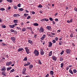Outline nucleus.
<instances>
[{
    "mask_svg": "<svg viewBox=\"0 0 77 77\" xmlns=\"http://www.w3.org/2000/svg\"><path fill=\"white\" fill-rule=\"evenodd\" d=\"M26 70H27V69L26 68H24L23 69L22 72L23 74H25V75H26Z\"/></svg>",
    "mask_w": 77,
    "mask_h": 77,
    "instance_id": "obj_1",
    "label": "nucleus"
},
{
    "mask_svg": "<svg viewBox=\"0 0 77 77\" xmlns=\"http://www.w3.org/2000/svg\"><path fill=\"white\" fill-rule=\"evenodd\" d=\"M34 54H35V56H38L39 55V52L37 50H35L34 51Z\"/></svg>",
    "mask_w": 77,
    "mask_h": 77,
    "instance_id": "obj_2",
    "label": "nucleus"
},
{
    "mask_svg": "<svg viewBox=\"0 0 77 77\" xmlns=\"http://www.w3.org/2000/svg\"><path fill=\"white\" fill-rule=\"evenodd\" d=\"M11 39L13 42H14V43H15V40H16V38H15L14 37H11Z\"/></svg>",
    "mask_w": 77,
    "mask_h": 77,
    "instance_id": "obj_3",
    "label": "nucleus"
},
{
    "mask_svg": "<svg viewBox=\"0 0 77 77\" xmlns=\"http://www.w3.org/2000/svg\"><path fill=\"white\" fill-rule=\"evenodd\" d=\"M40 33H43L44 32V29L43 27H41L40 28V30H39Z\"/></svg>",
    "mask_w": 77,
    "mask_h": 77,
    "instance_id": "obj_4",
    "label": "nucleus"
},
{
    "mask_svg": "<svg viewBox=\"0 0 77 77\" xmlns=\"http://www.w3.org/2000/svg\"><path fill=\"white\" fill-rule=\"evenodd\" d=\"M52 59L54 61H56L57 60V57L54 55H52Z\"/></svg>",
    "mask_w": 77,
    "mask_h": 77,
    "instance_id": "obj_5",
    "label": "nucleus"
},
{
    "mask_svg": "<svg viewBox=\"0 0 77 77\" xmlns=\"http://www.w3.org/2000/svg\"><path fill=\"white\" fill-rule=\"evenodd\" d=\"M13 17H14L15 18H18V17H20V15L19 14H15L13 15Z\"/></svg>",
    "mask_w": 77,
    "mask_h": 77,
    "instance_id": "obj_6",
    "label": "nucleus"
},
{
    "mask_svg": "<svg viewBox=\"0 0 77 77\" xmlns=\"http://www.w3.org/2000/svg\"><path fill=\"white\" fill-rule=\"evenodd\" d=\"M25 50H26V52L28 54H29V50L28 49V47H25Z\"/></svg>",
    "mask_w": 77,
    "mask_h": 77,
    "instance_id": "obj_7",
    "label": "nucleus"
},
{
    "mask_svg": "<svg viewBox=\"0 0 77 77\" xmlns=\"http://www.w3.org/2000/svg\"><path fill=\"white\" fill-rule=\"evenodd\" d=\"M40 54L41 55H44V51L42 49H41L40 50Z\"/></svg>",
    "mask_w": 77,
    "mask_h": 77,
    "instance_id": "obj_8",
    "label": "nucleus"
},
{
    "mask_svg": "<svg viewBox=\"0 0 77 77\" xmlns=\"http://www.w3.org/2000/svg\"><path fill=\"white\" fill-rule=\"evenodd\" d=\"M12 62L11 61H10L9 62H8L6 63V65L7 66H9V65H11L12 64Z\"/></svg>",
    "mask_w": 77,
    "mask_h": 77,
    "instance_id": "obj_9",
    "label": "nucleus"
},
{
    "mask_svg": "<svg viewBox=\"0 0 77 77\" xmlns=\"http://www.w3.org/2000/svg\"><path fill=\"white\" fill-rule=\"evenodd\" d=\"M70 51H71V50L69 49H67L66 50V52L68 54H69L70 53Z\"/></svg>",
    "mask_w": 77,
    "mask_h": 77,
    "instance_id": "obj_10",
    "label": "nucleus"
},
{
    "mask_svg": "<svg viewBox=\"0 0 77 77\" xmlns=\"http://www.w3.org/2000/svg\"><path fill=\"white\" fill-rule=\"evenodd\" d=\"M49 43V45H48V46L49 47H52V45H53V43L52 42H48Z\"/></svg>",
    "mask_w": 77,
    "mask_h": 77,
    "instance_id": "obj_11",
    "label": "nucleus"
},
{
    "mask_svg": "<svg viewBox=\"0 0 77 77\" xmlns=\"http://www.w3.org/2000/svg\"><path fill=\"white\" fill-rule=\"evenodd\" d=\"M46 36V35H45V34L43 35L42 36L41 38V40H44Z\"/></svg>",
    "mask_w": 77,
    "mask_h": 77,
    "instance_id": "obj_12",
    "label": "nucleus"
},
{
    "mask_svg": "<svg viewBox=\"0 0 77 77\" xmlns=\"http://www.w3.org/2000/svg\"><path fill=\"white\" fill-rule=\"evenodd\" d=\"M46 29H48V30H51V28L50 26H48L47 27H46Z\"/></svg>",
    "mask_w": 77,
    "mask_h": 77,
    "instance_id": "obj_13",
    "label": "nucleus"
},
{
    "mask_svg": "<svg viewBox=\"0 0 77 77\" xmlns=\"http://www.w3.org/2000/svg\"><path fill=\"white\" fill-rule=\"evenodd\" d=\"M15 25L13 24L12 25H10L9 26V27H10V28H14V27H15Z\"/></svg>",
    "mask_w": 77,
    "mask_h": 77,
    "instance_id": "obj_14",
    "label": "nucleus"
},
{
    "mask_svg": "<svg viewBox=\"0 0 77 77\" xmlns=\"http://www.w3.org/2000/svg\"><path fill=\"white\" fill-rule=\"evenodd\" d=\"M22 50H23V48H19L17 50L18 51H21Z\"/></svg>",
    "mask_w": 77,
    "mask_h": 77,
    "instance_id": "obj_15",
    "label": "nucleus"
},
{
    "mask_svg": "<svg viewBox=\"0 0 77 77\" xmlns=\"http://www.w3.org/2000/svg\"><path fill=\"white\" fill-rule=\"evenodd\" d=\"M2 71H6V68L5 67H3V68L1 69Z\"/></svg>",
    "mask_w": 77,
    "mask_h": 77,
    "instance_id": "obj_16",
    "label": "nucleus"
},
{
    "mask_svg": "<svg viewBox=\"0 0 77 77\" xmlns=\"http://www.w3.org/2000/svg\"><path fill=\"white\" fill-rule=\"evenodd\" d=\"M18 20H14L13 21V22L14 23H18Z\"/></svg>",
    "mask_w": 77,
    "mask_h": 77,
    "instance_id": "obj_17",
    "label": "nucleus"
},
{
    "mask_svg": "<svg viewBox=\"0 0 77 77\" xmlns=\"http://www.w3.org/2000/svg\"><path fill=\"white\" fill-rule=\"evenodd\" d=\"M2 74H3V75L4 76H6V72H5V71H3L2 72Z\"/></svg>",
    "mask_w": 77,
    "mask_h": 77,
    "instance_id": "obj_18",
    "label": "nucleus"
},
{
    "mask_svg": "<svg viewBox=\"0 0 77 77\" xmlns=\"http://www.w3.org/2000/svg\"><path fill=\"white\" fill-rule=\"evenodd\" d=\"M50 74H51V75H53V74H54V72H53V71H50Z\"/></svg>",
    "mask_w": 77,
    "mask_h": 77,
    "instance_id": "obj_19",
    "label": "nucleus"
},
{
    "mask_svg": "<svg viewBox=\"0 0 77 77\" xmlns=\"http://www.w3.org/2000/svg\"><path fill=\"white\" fill-rule=\"evenodd\" d=\"M22 32H26V28H22Z\"/></svg>",
    "mask_w": 77,
    "mask_h": 77,
    "instance_id": "obj_20",
    "label": "nucleus"
},
{
    "mask_svg": "<svg viewBox=\"0 0 77 77\" xmlns=\"http://www.w3.org/2000/svg\"><path fill=\"white\" fill-rule=\"evenodd\" d=\"M23 61H27V57H25L23 60Z\"/></svg>",
    "mask_w": 77,
    "mask_h": 77,
    "instance_id": "obj_21",
    "label": "nucleus"
},
{
    "mask_svg": "<svg viewBox=\"0 0 77 77\" xmlns=\"http://www.w3.org/2000/svg\"><path fill=\"white\" fill-rule=\"evenodd\" d=\"M52 55V51H51L49 53V56H51Z\"/></svg>",
    "mask_w": 77,
    "mask_h": 77,
    "instance_id": "obj_22",
    "label": "nucleus"
},
{
    "mask_svg": "<svg viewBox=\"0 0 77 77\" xmlns=\"http://www.w3.org/2000/svg\"><path fill=\"white\" fill-rule=\"evenodd\" d=\"M34 26H39V24L37 23H34Z\"/></svg>",
    "mask_w": 77,
    "mask_h": 77,
    "instance_id": "obj_23",
    "label": "nucleus"
},
{
    "mask_svg": "<svg viewBox=\"0 0 77 77\" xmlns=\"http://www.w3.org/2000/svg\"><path fill=\"white\" fill-rule=\"evenodd\" d=\"M69 72L71 74L73 75V72H72V70L71 69L69 70Z\"/></svg>",
    "mask_w": 77,
    "mask_h": 77,
    "instance_id": "obj_24",
    "label": "nucleus"
},
{
    "mask_svg": "<svg viewBox=\"0 0 77 77\" xmlns=\"http://www.w3.org/2000/svg\"><path fill=\"white\" fill-rule=\"evenodd\" d=\"M33 67V65L32 64H30L29 65V69H32V68Z\"/></svg>",
    "mask_w": 77,
    "mask_h": 77,
    "instance_id": "obj_25",
    "label": "nucleus"
},
{
    "mask_svg": "<svg viewBox=\"0 0 77 77\" xmlns=\"http://www.w3.org/2000/svg\"><path fill=\"white\" fill-rule=\"evenodd\" d=\"M12 69V67H8L7 68V71H9V70H11Z\"/></svg>",
    "mask_w": 77,
    "mask_h": 77,
    "instance_id": "obj_26",
    "label": "nucleus"
},
{
    "mask_svg": "<svg viewBox=\"0 0 77 77\" xmlns=\"http://www.w3.org/2000/svg\"><path fill=\"white\" fill-rule=\"evenodd\" d=\"M32 28L31 27H26V29H27L28 30H30Z\"/></svg>",
    "mask_w": 77,
    "mask_h": 77,
    "instance_id": "obj_27",
    "label": "nucleus"
},
{
    "mask_svg": "<svg viewBox=\"0 0 77 77\" xmlns=\"http://www.w3.org/2000/svg\"><path fill=\"white\" fill-rule=\"evenodd\" d=\"M43 21H48V19H43L42 20H42Z\"/></svg>",
    "mask_w": 77,
    "mask_h": 77,
    "instance_id": "obj_28",
    "label": "nucleus"
},
{
    "mask_svg": "<svg viewBox=\"0 0 77 77\" xmlns=\"http://www.w3.org/2000/svg\"><path fill=\"white\" fill-rule=\"evenodd\" d=\"M14 71H15V69H12L10 71V73H11L12 72H14Z\"/></svg>",
    "mask_w": 77,
    "mask_h": 77,
    "instance_id": "obj_29",
    "label": "nucleus"
},
{
    "mask_svg": "<svg viewBox=\"0 0 77 77\" xmlns=\"http://www.w3.org/2000/svg\"><path fill=\"white\" fill-rule=\"evenodd\" d=\"M21 4L20 3H19L17 5V6L19 8H20L21 7Z\"/></svg>",
    "mask_w": 77,
    "mask_h": 77,
    "instance_id": "obj_30",
    "label": "nucleus"
},
{
    "mask_svg": "<svg viewBox=\"0 0 77 77\" xmlns=\"http://www.w3.org/2000/svg\"><path fill=\"white\" fill-rule=\"evenodd\" d=\"M38 8H42V5H39L38 6Z\"/></svg>",
    "mask_w": 77,
    "mask_h": 77,
    "instance_id": "obj_31",
    "label": "nucleus"
},
{
    "mask_svg": "<svg viewBox=\"0 0 77 77\" xmlns=\"http://www.w3.org/2000/svg\"><path fill=\"white\" fill-rule=\"evenodd\" d=\"M0 10L2 11H5V8H0Z\"/></svg>",
    "mask_w": 77,
    "mask_h": 77,
    "instance_id": "obj_32",
    "label": "nucleus"
},
{
    "mask_svg": "<svg viewBox=\"0 0 77 77\" xmlns=\"http://www.w3.org/2000/svg\"><path fill=\"white\" fill-rule=\"evenodd\" d=\"M59 45H62V41H60L59 43Z\"/></svg>",
    "mask_w": 77,
    "mask_h": 77,
    "instance_id": "obj_33",
    "label": "nucleus"
},
{
    "mask_svg": "<svg viewBox=\"0 0 77 77\" xmlns=\"http://www.w3.org/2000/svg\"><path fill=\"white\" fill-rule=\"evenodd\" d=\"M19 11H23L24 9H23L22 8H20L18 9Z\"/></svg>",
    "mask_w": 77,
    "mask_h": 77,
    "instance_id": "obj_34",
    "label": "nucleus"
},
{
    "mask_svg": "<svg viewBox=\"0 0 77 77\" xmlns=\"http://www.w3.org/2000/svg\"><path fill=\"white\" fill-rule=\"evenodd\" d=\"M49 19V20H50V21H53V18H52V17H50Z\"/></svg>",
    "mask_w": 77,
    "mask_h": 77,
    "instance_id": "obj_35",
    "label": "nucleus"
},
{
    "mask_svg": "<svg viewBox=\"0 0 77 77\" xmlns=\"http://www.w3.org/2000/svg\"><path fill=\"white\" fill-rule=\"evenodd\" d=\"M28 15H29L28 14L25 13L24 14V16L25 17H27L28 16Z\"/></svg>",
    "mask_w": 77,
    "mask_h": 77,
    "instance_id": "obj_36",
    "label": "nucleus"
},
{
    "mask_svg": "<svg viewBox=\"0 0 77 77\" xmlns=\"http://www.w3.org/2000/svg\"><path fill=\"white\" fill-rule=\"evenodd\" d=\"M60 61H61V62H62V61L63 60V59L62 58V57H60Z\"/></svg>",
    "mask_w": 77,
    "mask_h": 77,
    "instance_id": "obj_37",
    "label": "nucleus"
},
{
    "mask_svg": "<svg viewBox=\"0 0 77 77\" xmlns=\"http://www.w3.org/2000/svg\"><path fill=\"white\" fill-rule=\"evenodd\" d=\"M60 67L61 68H63V63H61L60 64Z\"/></svg>",
    "mask_w": 77,
    "mask_h": 77,
    "instance_id": "obj_38",
    "label": "nucleus"
},
{
    "mask_svg": "<svg viewBox=\"0 0 77 77\" xmlns=\"http://www.w3.org/2000/svg\"><path fill=\"white\" fill-rule=\"evenodd\" d=\"M16 29H17L18 30H21V28H20V27L18 26L17 27Z\"/></svg>",
    "mask_w": 77,
    "mask_h": 77,
    "instance_id": "obj_39",
    "label": "nucleus"
},
{
    "mask_svg": "<svg viewBox=\"0 0 77 77\" xmlns=\"http://www.w3.org/2000/svg\"><path fill=\"white\" fill-rule=\"evenodd\" d=\"M63 53H64V51H62L60 54H61V55H62L63 54Z\"/></svg>",
    "mask_w": 77,
    "mask_h": 77,
    "instance_id": "obj_40",
    "label": "nucleus"
},
{
    "mask_svg": "<svg viewBox=\"0 0 77 77\" xmlns=\"http://www.w3.org/2000/svg\"><path fill=\"white\" fill-rule=\"evenodd\" d=\"M14 9H17V8H18V7H17V5H14Z\"/></svg>",
    "mask_w": 77,
    "mask_h": 77,
    "instance_id": "obj_41",
    "label": "nucleus"
},
{
    "mask_svg": "<svg viewBox=\"0 0 77 77\" xmlns=\"http://www.w3.org/2000/svg\"><path fill=\"white\" fill-rule=\"evenodd\" d=\"M8 2H12V0H6Z\"/></svg>",
    "mask_w": 77,
    "mask_h": 77,
    "instance_id": "obj_42",
    "label": "nucleus"
},
{
    "mask_svg": "<svg viewBox=\"0 0 77 77\" xmlns=\"http://www.w3.org/2000/svg\"><path fill=\"white\" fill-rule=\"evenodd\" d=\"M72 37H73V33H72L70 34V38H72Z\"/></svg>",
    "mask_w": 77,
    "mask_h": 77,
    "instance_id": "obj_43",
    "label": "nucleus"
},
{
    "mask_svg": "<svg viewBox=\"0 0 77 77\" xmlns=\"http://www.w3.org/2000/svg\"><path fill=\"white\" fill-rule=\"evenodd\" d=\"M73 72L74 73H76V72H77V70L75 69H74L73 70Z\"/></svg>",
    "mask_w": 77,
    "mask_h": 77,
    "instance_id": "obj_44",
    "label": "nucleus"
},
{
    "mask_svg": "<svg viewBox=\"0 0 77 77\" xmlns=\"http://www.w3.org/2000/svg\"><path fill=\"white\" fill-rule=\"evenodd\" d=\"M10 31L11 32H15V30L11 29L10 30Z\"/></svg>",
    "mask_w": 77,
    "mask_h": 77,
    "instance_id": "obj_45",
    "label": "nucleus"
},
{
    "mask_svg": "<svg viewBox=\"0 0 77 77\" xmlns=\"http://www.w3.org/2000/svg\"><path fill=\"white\" fill-rule=\"evenodd\" d=\"M28 42L29 43H30V44H32V41H31L30 40H28Z\"/></svg>",
    "mask_w": 77,
    "mask_h": 77,
    "instance_id": "obj_46",
    "label": "nucleus"
},
{
    "mask_svg": "<svg viewBox=\"0 0 77 77\" xmlns=\"http://www.w3.org/2000/svg\"><path fill=\"white\" fill-rule=\"evenodd\" d=\"M55 21H56V22H58V21H59L57 18H56L55 20Z\"/></svg>",
    "mask_w": 77,
    "mask_h": 77,
    "instance_id": "obj_47",
    "label": "nucleus"
},
{
    "mask_svg": "<svg viewBox=\"0 0 77 77\" xmlns=\"http://www.w3.org/2000/svg\"><path fill=\"white\" fill-rule=\"evenodd\" d=\"M55 40L56 41H57L58 40V38L56 37L55 38Z\"/></svg>",
    "mask_w": 77,
    "mask_h": 77,
    "instance_id": "obj_48",
    "label": "nucleus"
},
{
    "mask_svg": "<svg viewBox=\"0 0 77 77\" xmlns=\"http://www.w3.org/2000/svg\"><path fill=\"white\" fill-rule=\"evenodd\" d=\"M49 36L50 37H51V38H53V35H52L51 34H50V35Z\"/></svg>",
    "mask_w": 77,
    "mask_h": 77,
    "instance_id": "obj_49",
    "label": "nucleus"
},
{
    "mask_svg": "<svg viewBox=\"0 0 77 77\" xmlns=\"http://www.w3.org/2000/svg\"><path fill=\"white\" fill-rule=\"evenodd\" d=\"M30 16H28L27 17V20H29V19H30Z\"/></svg>",
    "mask_w": 77,
    "mask_h": 77,
    "instance_id": "obj_50",
    "label": "nucleus"
},
{
    "mask_svg": "<svg viewBox=\"0 0 77 77\" xmlns=\"http://www.w3.org/2000/svg\"><path fill=\"white\" fill-rule=\"evenodd\" d=\"M38 63L39 64H42L41 62V60H39L38 61Z\"/></svg>",
    "mask_w": 77,
    "mask_h": 77,
    "instance_id": "obj_51",
    "label": "nucleus"
},
{
    "mask_svg": "<svg viewBox=\"0 0 77 77\" xmlns=\"http://www.w3.org/2000/svg\"><path fill=\"white\" fill-rule=\"evenodd\" d=\"M53 43H56V40H53L52 41Z\"/></svg>",
    "mask_w": 77,
    "mask_h": 77,
    "instance_id": "obj_52",
    "label": "nucleus"
},
{
    "mask_svg": "<svg viewBox=\"0 0 77 77\" xmlns=\"http://www.w3.org/2000/svg\"><path fill=\"white\" fill-rule=\"evenodd\" d=\"M51 33L52 34V35H55V33L53 32H51Z\"/></svg>",
    "mask_w": 77,
    "mask_h": 77,
    "instance_id": "obj_53",
    "label": "nucleus"
},
{
    "mask_svg": "<svg viewBox=\"0 0 77 77\" xmlns=\"http://www.w3.org/2000/svg\"><path fill=\"white\" fill-rule=\"evenodd\" d=\"M11 7H10V6H9L8 7V10H9V9H11Z\"/></svg>",
    "mask_w": 77,
    "mask_h": 77,
    "instance_id": "obj_54",
    "label": "nucleus"
},
{
    "mask_svg": "<svg viewBox=\"0 0 77 77\" xmlns=\"http://www.w3.org/2000/svg\"><path fill=\"white\" fill-rule=\"evenodd\" d=\"M60 32H61V30H57V33H60Z\"/></svg>",
    "mask_w": 77,
    "mask_h": 77,
    "instance_id": "obj_55",
    "label": "nucleus"
},
{
    "mask_svg": "<svg viewBox=\"0 0 77 77\" xmlns=\"http://www.w3.org/2000/svg\"><path fill=\"white\" fill-rule=\"evenodd\" d=\"M62 38L60 37L59 38V41H61Z\"/></svg>",
    "mask_w": 77,
    "mask_h": 77,
    "instance_id": "obj_56",
    "label": "nucleus"
},
{
    "mask_svg": "<svg viewBox=\"0 0 77 77\" xmlns=\"http://www.w3.org/2000/svg\"><path fill=\"white\" fill-rule=\"evenodd\" d=\"M31 13L32 14H33V15H34V14H35V12L34 11H32L31 12Z\"/></svg>",
    "mask_w": 77,
    "mask_h": 77,
    "instance_id": "obj_57",
    "label": "nucleus"
},
{
    "mask_svg": "<svg viewBox=\"0 0 77 77\" xmlns=\"http://www.w3.org/2000/svg\"><path fill=\"white\" fill-rule=\"evenodd\" d=\"M57 14H58V13L57 12L55 14H54V16H57Z\"/></svg>",
    "mask_w": 77,
    "mask_h": 77,
    "instance_id": "obj_58",
    "label": "nucleus"
},
{
    "mask_svg": "<svg viewBox=\"0 0 77 77\" xmlns=\"http://www.w3.org/2000/svg\"><path fill=\"white\" fill-rule=\"evenodd\" d=\"M2 27L3 28H6V26L5 25H4V26H2Z\"/></svg>",
    "mask_w": 77,
    "mask_h": 77,
    "instance_id": "obj_59",
    "label": "nucleus"
},
{
    "mask_svg": "<svg viewBox=\"0 0 77 77\" xmlns=\"http://www.w3.org/2000/svg\"><path fill=\"white\" fill-rule=\"evenodd\" d=\"M74 9H75V11L76 12H77V8H74Z\"/></svg>",
    "mask_w": 77,
    "mask_h": 77,
    "instance_id": "obj_60",
    "label": "nucleus"
},
{
    "mask_svg": "<svg viewBox=\"0 0 77 77\" xmlns=\"http://www.w3.org/2000/svg\"><path fill=\"white\" fill-rule=\"evenodd\" d=\"M27 64L28 65H30V63L29 62H28L27 63Z\"/></svg>",
    "mask_w": 77,
    "mask_h": 77,
    "instance_id": "obj_61",
    "label": "nucleus"
},
{
    "mask_svg": "<svg viewBox=\"0 0 77 77\" xmlns=\"http://www.w3.org/2000/svg\"><path fill=\"white\" fill-rule=\"evenodd\" d=\"M37 36V35H36V34L35 35H34V38H36V37H37L36 36Z\"/></svg>",
    "mask_w": 77,
    "mask_h": 77,
    "instance_id": "obj_62",
    "label": "nucleus"
},
{
    "mask_svg": "<svg viewBox=\"0 0 77 77\" xmlns=\"http://www.w3.org/2000/svg\"><path fill=\"white\" fill-rule=\"evenodd\" d=\"M70 23L72 22V19L70 20Z\"/></svg>",
    "mask_w": 77,
    "mask_h": 77,
    "instance_id": "obj_63",
    "label": "nucleus"
},
{
    "mask_svg": "<svg viewBox=\"0 0 77 77\" xmlns=\"http://www.w3.org/2000/svg\"><path fill=\"white\" fill-rule=\"evenodd\" d=\"M52 23H53V24H55V22L54 21H52Z\"/></svg>",
    "mask_w": 77,
    "mask_h": 77,
    "instance_id": "obj_64",
    "label": "nucleus"
}]
</instances>
